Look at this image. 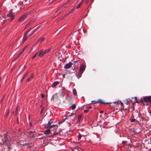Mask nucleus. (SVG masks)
<instances>
[{
    "mask_svg": "<svg viewBox=\"0 0 151 151\" xmlns=\"http://www.w3.org/2000/svg\"><path fill=\"white\" fill-rule=\"evenodd\" d=\"M11 138L9 136H7L4 138V145L8 146H10L11 143L10 142Z\"/></svg>",
    "mask_w": 151,
    "mask_h": 151,
    "instance_id": "1",
    "label": "nucleus"
},
{
    "mask_svg": "<svg viewBox=\"0 0 151 151\" xmlns=\"http://www.w3.org/2000/svg\"><path fill=\"white\" fill-rule=\"evenodd\" d=\"M51 50V49L50 48H49L44 50H40L39 51V52L40 53V57H42L44 54L49 53Z\"/></svg>",
    "mask_w": 151,
    "mask_h": 151,
    "instance_id": "2",
    "label": "nucleus"
},
{
    "mask_svg": "<svg viewBox=\"0 0 151 151\" xmlns=\"http://www.w3.org/2000/svg\"><path fill=\"white\" fill-rule=\"evenodd\" d=\"M106 104H109L110 106L113 108V110L116 109V108H120L119 106V102L106 103Z\"/></svg>",
    "mask_w": 151,
    "mask_h": 151,
    "instance_id": "3",
    "label": "nucleus"
},
{
    "mask_svg": "<svg viewBox=\"0 0 151 151\" xmlns=\"http://www.w3.org/2000/svg\"><path fill=\"white\" fill-rule=\"evenodd\" d=\"M143 99L145 102L151 103V96H145L144 98Z\"/></svg>",
    "mask_w": 151,
    "mask_h": 151,
    "instance_id": "4",
    "label": "nucleus"
},
{
    "mask_svg": "<svg viewBox=\"0 0 151 151\" xmlns=\"http://www.w3.org/2000/svg\"><path fill=\"white\" fill-rule=\"evenodd\" d=\"M86 67V65L84 64H82L80 66L79 68V71L83 73L85 70Z\"/></svg>",
    "mask_w": 151,
    "mask_h": 151,
    "instance_id": "5",
    "label": "nucleus"
},
{
    "mask_svg": "<svg viewBox=\"0 0 151 151\" xmlns=\"http://www.w3.org/2000/svg\"><path fill=\"white\" fill-rule=\"evenodd\" d=\"M8 17H9V19H10V20L12 21L14 19V15L11 12H9L7 14V16Z\"/></svg>",
    "mask_w": 151,
    "mask_h": 151,
    "instance_id": "6",
    "label": "nucleus"
},
{
    "mask_svg": "<svg viewBox=\"0 0 151 151\" xmlns=\"http://www.w3.org/2000/svg\"><path fill=\"white\" fill-rule=\"evenodd\" d=\"M73 64L71 62H69L66 64L64 66V68L65 69H68L70 68L71 65Z\"/></svg>",
    "mask_w": 151,
    "mask_h": 151,
    "instance_id": "7",
    "label": "nucleus"
},
{
    "mask_svg": "<svg viewBox=\"0 0 151 151\" xmlns=\"http://www.w3.org/2000/svg\"><path fill=\"white\" fill-rule=\"evenodd\" d=\"M129 132L130 133V134H136L137 133L133 128L129 129Z\"/></svg>",
    "mask_w": 151,
    "mask_h": 151,
    "instance_id": "8",
    "label": "nucleus"
},
{
    "mask_svg": "<svg viewBox=\"0 0 151 151\" xmlns=\"http://www.w3.org/2000/svg\"><path fill=\"white\" fill-rule=\"evenodd\" d=\"M27 17L26 14H24L20 17L18 21L19 22L23 21Z\"/></svg>",
    "mask_w": 151,
    "mask_h": 151,
    "instance_id": "9",
    "label": "nucleus"
},
{
    "mask_svg": "<svg viewBox=\"0 0 151 151\" xmlns=\"http://www.w3.org/2000/svg\"><path fill=\"white\" fill-rule=\"evenodd\" d=\"M29 31H27L24 34V36L23 37V41L24 42L26 41L27 39V35L28 33L29 32Z\"/></svg>",
    "mask_w": 151,
    "mask_h": 151,
    "instance_id": "10",
    "label": "nucleus"
},
{
    "mask_svg": "<svg viewBox=\"0 0 151 151\" xmlns=\"http://www.w3.org/2000/svg\"><path fill=\"white\" fill-rule=\"evenodd\" d=\"M55 126V125H51V123L50 122H49L48 124H47V128L48 129H51L52 127H54Z\"/></svg>",
    "mask_w": 151,
    "mask_h": 151,
    "instance_id": "11",
    "label": "nucleus"
},
{
    "mask_svg": "<svg viewBox=\"0 0 151 151\" xmlns=\"http://www.w3.org/2000/svg\"><path fill=\"white\" fill-rule=\"evenodd\" d=\"M59 82V81H56L54 82L52 85V86L54 88L57 85H58Z\"/></svg>",
    "mask_w": 151,
    "mask_h": 151,
    "instance_id": "12",
    "label": "nucleus"
},
{
    "mask_svg": "<svg viewBox=\"0 0 151 151\" xmlns=\"http://www.w3.org/2000/svg\"><path fill=\"white\" fill-rule=\"evenodd\" d=\"M120 108H116L117 110H121V109L123 108V103L121 101H120Z\"/></svg>",
    "mask_w": 151,
    "mask_h": 151,
    "instance_id": "13",
    "label": "nucleus"
},
{
    "mask_svg": "<svg viewBox=\"0 0 151 151\" xmlns=\"http://www.w3.org/2000/svg\"><path fill=\"white\" fill-rule=\"evenodd\" d=\"M51 133V132L49 129L46 130L44 131V134L45 135L50 134Z\"/></svg>",
    "mask_w": 151,
    "mask_h": 151,
    "instance_id": "14",
    "label": "nucleus"
},
{
    "mask_svg": "<svg viewBox=\"0 0 151 151\" xmlns=\"http://www.w3.org/2000/svg\"><path fill=\"white\" fill-rule=\"evenodd\" d=\"M82 73L80 72V71L76 73V75L78 79L81 77Z\"/></svg>",
    "mask_w": 151,
    "mask_h": 151,
    "instance_id": "15",
    "label": "nucleus"
},
{
    "mask_svg": "<svg viewBox=\"0 0 151 151\" xmlns=\"http://www.w3.org/2000/svg\"><path fill=\"white\" fill-rule=\"evenodd\" d=\"M82 116V114H80L78 115V117L77 122H80L81 117Z\"/></svg>",
    "mask_w": 151,
    "mask_h": 151,
    "instance_id": "16",
    "label": "nucleus"
},
{
    "mask_svg": "<svg viewBox=\"0 0 151 151\" xmlns=\"http://www.w3.org/2000/svg\"><path fill=\"white\" fill-rule=\"evenodd\" d=\"M33 77H34V75L32 74L31 77L30 78H28L27 79L26 81L29 82V81H31V79L33 78Z\"/></svg>",
    "mask_w": 151,
    "mask_h": 151,
    "instance_id": "17",
    "label": "nucleus"
},
{
    "mask_svg": "<svg viewBox=\"0 0 151 151\" xmlns=\"http://www.w3.org/2000/svg\"><path fill=\"white\" fill-rule=\"evenodd\" d=\"M83 1H84V0H82L81 1V3H80L78 4V5H77V6L76 7V8L77 9L79 8L81 6V5L83 3Z\"/></svg>",
    "mask_w": 151,
    "mask_h": 151,
    "instance_id": "18",
    "label": "nucleus"
},
{
    "mask_svg": "<svg viewBox=\"0 0 151 151\" xmlns=\"http://www.w3.org/2000/svg\"><path fill=\"white\" fill-rule=\"evenodd\" d=\"M36 56H38L40 57V53H39V52H37L35 55L33 57V58H34Z\"/></svg>",
    "mask_w": 151,
    "mask_h": 151,
    "instance_id": "19",
    "label": "nucleus"
},
{
    "mask_svg": "<svg viewBox=\"0 0 151 151\" xmlns=\"http://www.w3.org/2000/svg\"><path fill=\"white\" fill-rule=\"evenodd\" d=\"M39 28L38 27H37L36 29H34L33 30H32L30 34H29V36H30L32 34L34 33V32H35Z\"/></svg>",
    "mask_w": 151,
    "mask_h": 151,
    "instance_id": "20",
    "label": "nucleus"
},
{
    "mask_svg": "<svg viewBox=\"0 0 151 151\" xmlns=\"http://www.w3.org/2000/svg\"><path fill=\"white\" fill-rule=\"evenodd\" d=\"M27 47L26 46L24 47L23 49H22V50L20 52L19 55H21L23 52L24 51L25 49Z\"/></svg>",
    "mask_w": 151,
    "mask_h": 151,
    "instance_id": "21",
    "label": "nucleus"
},
{
    "mask_svg": "<svg viewBox=\"0 0 151 151\" xmlns=\"http://www.w3.org/2000/svg\"><path fill=\"white\" fill-rule=\"evenodd\" d=\"M134 103H138V102L137 101V97H135L134 98Z\"/></svg>",
    "mask_w": 151,
    "mask_h": 151,
    "instance_id": "22",
    "label": "nucleus"
},
{
    "mask_svg": "<svg viewBox=\"0 0 151 151\" xmlns=\"http://www.w3.org/2000/svg\"><path fill=\"white\" fill-rule=\"evenodd\" d=\"M76 107V106L75 104H73L71 106V108L72 110L74 109Z\"/></svg>",
    "mask_w": 151,
    "mask_h": 151,
    "instance_id": "23",
    "label": "nucleus"
},
{
    "mask_svg": "<svg viewBox=\"0 0 151 151\" xmlns=\"http://www.w3.org/2000/svg\"><path fill=\"white\" fill-rule=\"evenodd\" d=\"M73 93L75 95H76L77 94V92L75 89H73Z\"/></svg>",
    "mask_w": 151,
    "mask_h": 151,
    "instance_id": "24",
    "label": "nucleus"
},
{
    "mask_svg": "<svg viewBox=\"0 0 151 151\" xmlns=\"http://www.w3.org/2000/svg\"><path fill=\"white\" fill-rule=\"evenodd\" d=\"M27 73H26V74H24V76H23V77H22V81L25 78V77H26V76H27Z\"/></svg>",
    "mask_w": 151,
    "mask_h": 151,
    "instance_id": "25",
    "label": "nucleus"
},
{
    "mask_svg": "<svg viewBox=\"0 0 151 151\" xmlns=\"http://www.w3.org/2000/svg\"><path fill=\"white\" fill-rule=\"evenodd\" d=\"M89 111V110L88 109H85L84 111V112L85 113Z\"/></svg>",
    "mask_w": 151,
    "mask_h": 151,
    "instance_id": "26",
    "label": "nucleus"
},
{
    "mask_svg": "<svg viewBox=\"0 0 151 151\" xmlns=\"http://www.w3.org/2000/svg\"><path fill=\"white\" fill-rule=\"evenodd\" d=\"M81 134H79L78 135V139H81Z\"/></svg>",
    "mask_w": 151,
    "mask_h": 151,
    "instance_id": "27",
    "label": "nucleus"
},
{
    "mask_svg": "<svg viewBox=\"0 0 151 151\" xmlns=\"http://www.w3.org/2000/svg\"><path fill=\"white\" fill-rule=\"evenodd\" d=\"M135 120H136L135 119H131V122H135Z\"/></svg>",
    "mask_w": 151,
    "mask_h": 151,
    "instance_id": "28",
    "label": "nucleus"
},
{
    "mask_svg": "<svg viewBox=\"0 0 151 151\" xmlns=\"http://www.w3.org/2000/svg\"><path fill=\"white\" fill-rule=\"evenodd\" d=\"M97 103V102H96V101H92V103L95 104V103Z\"/></svg>",
    "mask_w": 151,
    "mask_h": 151,
    "instance_id": "29",
    "label": "nucleus"
},
{
    "mask_svg": "<svg viewBox=\"0 0 151 151\" xmlns=\"http://www.w3.org/2000/svg\"><path fill=\"white\" fill-rule=\"evenodd\" d=\"M126 104L127 105L129 103V101H128L127 99H126Z\"/></svg>",
    "mask_w": 151,
    "mask_h": 151,
    "instance_id": "30",
    "label": "nucleus"
},
{
    "mask_svg": "<svg viewBox=\"0 0 151 151\" xmlns=\"http://www.w3.org/2000/svg\"><path fill=\"white\" fill-rule=\"evenodd\" d=\"M41 97L42 98H44V94H41Z\"/></svg>",
    "mask_w": 151,
    "mask_h": 151,
    "instance_id": "31",
    "label": "nucleus"
},
{
    "mask_svg": "<svg viewBox=\"0 0 151 151\" xmlns=\"http://www.w3.org/2000/svg\"><path fill=\"white\" fill-rule=\"evenodd\" d=\"M54 135H55L57 134V133L56 132H54Z\"/></svg>",
    "mask_w": 151,
    "mask_h": 151,
    "instance_id": "32",
    "label": "nucleus"
},
{
    "mask_svg": "<svg viewBox=\"0 0 151 151\" xmlns=\"http://www.w3.org/2000/svg\"><path fill=\"white\" fill-rule=\"evenodd\" d=\"M100 113H101H101H103V111H100Z\"/></svg>",
    "mask_w": 151,
    "mask_h": 151,
    "instance_id": "33",
    "label": "nucleus"
},
{
    "mask_svg": "<svg viewBox=\"0 0 151 151\" xmlns=\"http://www.w3.org/2000/svg\"><path fill=\"white\" fill-rule=\"evenodd\" d=\"M91 108H92V107H91V106H90V107H89L88 108V109H91Z\"/></svg>",
    "mask_w": 151,
    "mask_h": 151,
    "instance_id": "34",
    "label": "nucleus"
},
{
    "mask_svg": "<svg viewBox=\"0 0 151 151\" xmlns=\"http://www.w3.org/2000/svg\"><path fill=\"white\" fill-rule=\"evenodd\" d=\"M33 22H29V23H30L31 24Z\"/></svg>",
    "mask_w": 151,
    "mask_h": 151,
    "instance_id": "35",
    "label": "nucleus"
},
{
    "mask_svg": "<svg viewBox=\"0 0 151 151\" xmlns=\"http://www.w3.org/2000/svg\"><path fill=\"white\" fill-rule=\"evenodd\" d=\"M150 106H151V104L150 105Z\"/></svg>",
    "mask_w": 151,
    "mask_h": 151,
    "instance_id": "36",
    "label": "nucleus"
}]
</instances>
